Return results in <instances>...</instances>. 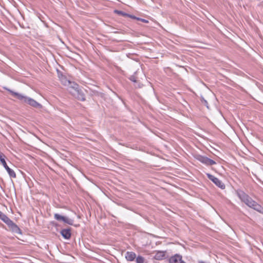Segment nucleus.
Returning a JSON list of instances; mask_svg holds the SVG:
<instances>
[{
	"label": "nucleus",
	"instance_id": "obj_4",
	"mask_svg": "<svg viewBox=\"0 0 263 263\" xmlns=\"http://www.w3.org/2000/svg\"><path fill=\"white\" fill-rule=\"evenodd\" d=\"M53 217L58 222L62 223L64 226L70 225L77 227L74 223L73 219L68 215H63L59 213H55Z\"/></svg>",
	"mask_w": 263,
	"mask_h": 263
},
{
	"label": "nucleus",
	"instance_id": "obj_9",
	"mask_svg": "<svg viewBox=\"0 0 263 263\" xmlns=\"http://www.w3.org/2000/svg\"><path fill=\"white\" fill-rule=\"evenodd\" d=\"M4 222L12 230H21L15 224L9 217L4 221Z\"/></svg>",
	"mask_w": 263,
	"mask_h": 263
},
{
	"label": "nucleus",
	"instance_id": "obj_23",
	"mask_svg": "<svg viewBox=\"0 0 263 263\" xmlns=\"http://www.w3.org/2000/svg\"><path fill=\"white\" fill-rule=\"evenodd\" d=\"M62 230H66V231H68V230H70V229H68V228H66V229H62Z\"/></svg>",
	"mask_w": 263,
	"mask_h": 263
},
{
	"label": "nucleus",
	"instance_id": "obj_10",
	"mask_svg": "<svg viewBox=\"0 0 263 263\" xmlns=\"http://www.w3.org/2000/svg\"><path fill=\"white\" fill-rule=\"evenodd\" d=\"M166 251H158L156 252L154 258L156 260H162L166 257Z\"/></svg>",
	"mask_w": 263,
	"mask_h": 263
},
{
	"label": "nucleus",
	"instance_id": "obj_8",
	"mask_svg": "<svg viewBox=\"0 0 263 263\" xmlns=\"http://www.w3.org/2000/svg\"><path fill=\"white\" fill-rule=\"evenodd\" d=\"M169 263H185L182 259V256L179 254H175L169 258Z\"/></svg>",
	"mask_w": 263,
	"mask_h": 263
},
{
	"label": "nucleus",
	"instance_id": "obj_21",
	"mask_svg": "<svg viewBox=\"0 0 263 263\" xmlns=\"http://www.w3.org/2000/svg\"><path fill=\"white\" fill-rule=\"evenodd\" d=\"M3 157H5V156L4 155V154H3L2 153L0 152V159H1Z\"/></svg>",
	"mask_w": 263,
	"mask_h": 263
},
{
	"label": "nucleus",
	"instance_id": "obj_5",
	"mask_svg": "<svg viewBox=\"0 0 263 263\" xmlns=\"http://www.w3.org/2000/svg\"><path fill=\"white\" fill-rule=\"evenodd\" d=\"M206 176L208 178L211 180L216 186L220 188L221 189H225V185L218 178L215 177L214 176L210 174H206Z\"/></svg>",
	"mask_w": 263,
	"mask_h": 263
},
{
	"label": "nucleus",
	"instance_id": "obj_7",
	"mask_svg": "<svg viewBox=\"0 0 263 263\" xmlns=\"http://www.w3.org/2000/svg\"><path fill=\"white\" fill-rule=\"evenodd\" d=\"M5 157L2 158L1 159H0V162L3 164V166L5 167V168L7 171L9 175L11 178H15L16 177V174L14 171L9 167V166L7 165L6 162L4 159Z\"/></svg>",
	"mask_w": 263,
	"mask_h": 263
},
{
	"label": "nucleus",
	"instance_id": "obj_6",
	"mask_svg": "<svg viewBox=\"0 0 263 263\" xmlns=\"http://www.w3.org/2000/svg\"><path fill=\"white\" fill-rule=\"evenodd\" d=\"M197 159L201 162V163L206 165H213L216 164L215 161L214 160L205 157L201 155H199L197 157Z\"/></svg>",
	"mask_w": 263,
	"mask_h": 263
},
{
	"label": "nucleus",
	"instance_id": "obj_18",
	"mask_svg": "<svg viewBox=\"0 0 263 263\" xmlns=\"http://www.w3.org/2000/svg\"><path fill=\"white\" fill-rule=\"evenodd\" d=\"M129 80L133 82H136L137 80H136V78L135 76H131L130 77H129Z\"/></svg>",
	"mask_w": 263,
	"mask_h": 263
},
{
	"label": "nucleus",
	"instance_id": "obj_17",
	"mask_svg": "<svg viewBox=\"0 0 263 263\" xmlns=\"http://www.w3.org/2000/svg\"><path fill=\"white\" fill-rule=\"evenodd\" d=\"M7 218H8V217L0 211V219L4 221L7 219Z\"/></svg>",
	"mask_w": 263,
	"mask_h": 263
},
{
	"label": "nucleus",
	"instance_id": "obj_11",
	"mask_svg": "<svg viewBox=\"0 0 263 263\" xmlns=\"http://www.w3.org/2000/svg\"><path fill=\"white\" fill-rule=\"evenodd\" d=\"M59 78L61 83L63 85L65 86H69V87L72 85V83L73 82H71L69 80H68L65 76L61 74V76H59Z\"/></svg>",
	"mask_w": 263,
	"mask_h": 263
},
{
	"label": "nucleus",
	"instance_id": "obj_12",
	"mask_svg": "<svg viewBox=\"0 0 263 263\" xmlns=\"http://www.w3.org/2000/svg\"><path fill=\"white\" fill-rule=\"evenodd\" d=\"M136 257L135 253L127 251L125 254V258L127 261H132L135 260Z\"/></svg>",
	"mask_w": 263,
	"mask_h": 263
},
{
	"label": "nucleus",
	"instance_id": "obj_14",
	"mask_svg": "<svg viewBox=\"0 0 263 263\" xmlns=\"http://www.w3.org/2000/svg\"><path fill=\"white\" fill-rule=\"evenodd\" d=\"M71 231H60L62 236L66 239H68L70 238L71 234Z\"/></svg>",
	"mask_w": 263,
	"mask_h": 263
},
{
	"label": "nucleus",
	"instance_id": "obj_16",
	"mask_svg": "<svg viewBox=\"0 0 263 263\" xmlns=\"http://www.w3.org/2000/svg\"><path fill=\"white\" fill-rule=\"evenodd\" d=\"M136 259L137 263H144V258L142 256H138V257H136Z\"/></svg>",
	"mask_w": 263,
	"mask_h": 263
},
{
	"label": "nucleus",
	"instance_id": "obj_1",
	"mask_svg": "<svg viewBox=\"0 0 263 263\" xmlns=\"http://www.w3.org/2000/svg\"><path fill=\"white\" fill-rule=\"evenodd\" d=\"M237 195L241 201L244 202L249 207L263 213V208L256 201L253 200L248 195L242 191H238Z\"/></svg>",
	"mask_w": 263,
	"mask_h": 263
},
{
	"label": "nucleus",
	"instance_id": "obj_20",
	"mask_svg": "<svg viewBox=\"0 0 263 263\" xmlns=\"http://www.w3.org/2000/svg\"><path fill=\"white\" fill-rule=\"evenodd\" d=\"M140 20H138L139 21H140L143 23H147L148 22V21L146 20H145V19H143V18H139Z\"/></svg>",
	"mask_w": 263,
	"mask_h": 263
},
{
	"label": "nucleus",
	"instance_id": "obj_22",
	"mask_svg": "<svg viewBox=\"0 0 263 263\" xmlns=\"http://www.w3.org/2000/svg\"><path fill=\"white\" fill-rule=\"evenodd\" d=\"M204 102L205 105H206L207 107H208L207 101L206 100H204Z\"/></svg>",
	"mask_w": 263,
	"mask_h": 263
},
{
	"label": "nucleus",
	"instance_id": "obj_3",
	"mask_svg": "<svg viewBox=\"0 0 263 263\" xmlns=\"http://www.w3.org/2000/svg\"><path fill=\"white\" fill-rule=\"evenodd\" d=\"M69 92L78 100L84 101H85V96L83 91L79 88L78 84L76 83H72V85L68 88Z\"/></svg>",
	"mask_w": 263,
	"mask_h": 263
},
{
	"label": "nucleus",
	"instance_id": "obj_13",
	"mask_svg": "<svg viewBox=\"0 0 263 263\" xmlns=\"http://www.w3.org/2000/svg\"><path fill=\"white\" fill-rule=\"evenodd\" d=\"M14 232L15 236L19 240L25 241L26 240V238L23 235V232H25L26 231H13Z\"/></svg>",
	"mask_w": 263,
	"mask_h": 263
},
{
	"label": "nucleus",
	"instance_id": "obj_2",
	"mask_svg": "<svg viewBox=\"0 0 263 263\" xmlns=\"http://www.w3.org/2000/svg\"><path fill=\"white\" fill-rule=\"evenodd\" d=\"M6 90H7L15 98L17 99L20 101H22L23 103H25L30 105V106L36 108H41L42 107V105L39 103L37 102L34 99L28 97L27 96H24L21 93H19L18 92H16L13 91V90L6 88H4Z\"/></svg>",
	"mask_w": 263,
	"mask_h": 263
},
{
	"label": "nucleus",
	"instance_id": "obj_19",
	"mask_svg": "<svg viewBox=\"0 0 263 263\" xmlns=\"http://www.w3.org/2000/svg\"><path fill=\"white\" fill-rule=\"evenodd\" d=\"M127 17H130V18H132L133 19H135V20H140L139 19V17H137L134 15H131V14H128V15Z\"/></svg>",
	"mask_w": 263,
	"mask_h": 263
},
{
	"label": "nucleus",
	"instance_id": "obj_15",
	"mask_svg": "<svg viewBox=\"0 0 263 263\" xmlns=\"http://www.w3.org/2000/svg\"><path fill=\"white\" fill-rule=\"evenodd\" d=\"M114 12L117 14L122 15L124 17H127L128 15V13H125L123 11H120V10H115L114 11Z\"/></svg>",
	"mask_w": 263,
	"mask_h": 263
}]
</instances>
